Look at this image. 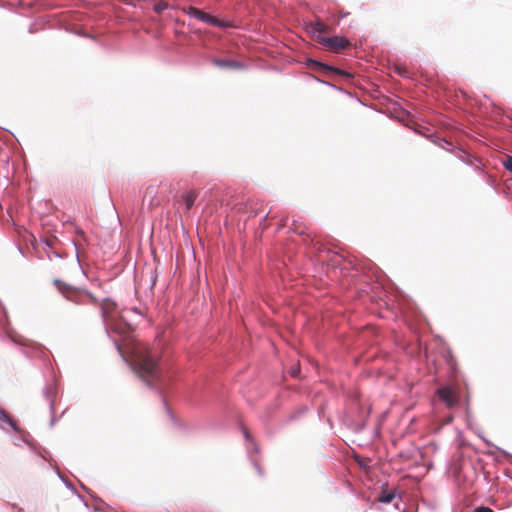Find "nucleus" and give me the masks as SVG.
Listing matches in <instances>:
<instances>
[{
  "label": "nucleus",
  "mask_w": 512,
  "mask_h": 512,
  "mask_svg": "<svg viewBox=\"0 0 512 512\" xmlns=\"http://www.w3.org/2000/svg\"><path fill=\"white\" fill-rule=\"evenodd\" d=\"M131 353L137 374L148 385H152L159 377L158 356L142 342H135Z\"/></svg>",
  "instance_id": "1"
},
{
  "label": "nucleus",
  "mask_w": 512,
  "mask_h": 512,
  "mask_svg": "<svg viewBox=\"0 0 512 512\" xmlns=\"http://www.w3.org/2000/svg\"><path fill=\"white\" fill-rule=\"evenodd\" d=\"M54 284L66 299L76 304L96 303L95 297L87 291L66 285L60 280H55Z\"/></svg>",
  "instance_id": "2"
},
{
  "label": "nucleus",
  "mask_w": 512,
  "mask_h": 512,
  "mask_svg": "<svg viewBox=\"0 0 512 512\" xmlns=\"http://www.w3.org/2000/svg\"><path fill=\"white\" fill-rule=\"evenodd\" d=\"M317 42L334 53H340L351 45L350 41L342 36L325 37L318 35Z\"/></svg>",
  "instance_id": "3"
},
{
  "label": "nucleus",
  "mask_w": 512,
  "mask_h": 512,
  "mask_svg": "<svg viewBox=\"0 0 512 512\" xmlns=\"http://www.w3.org/2000/svg\"><path fill=\"white\" fill-rule=\"evenodd\" d=\"M183 11H184V13H186L192 17H195L202 22L213 25V26H217V27H229L230 26V24H228L224 21H221V20L217 19L216 17H214L208 13H205L204 11H202L196 7H193V6L183 8Z\"/></svg>",
  "instance_id": "4"
},
{
  "label": "nucleus",
  "mask_w": 512,
  "mask_h": 512,
  "mask_svg": "<svg viewBox=\"0 0 512 512\" xmlns=\"http://www.w3.org/2000/svg\"><path fill=\"white\" fill-rule=\"evenodd\" d=\"M105 324L109 330L119 335L128 336L132 331V326L124 320L121 314L116 318L108 320Z\"/></svg>",
  "instance_id": "5"
},
{
  "label": "nucleus",
  "mask_w": 512,
  "mask_h": 512,
  "mask_svg": "<svg viewBox=\"0 0 512 512\" xmlns=\"http://www.w3.org/2000/svg\"><path fill=\"white\" fill-rule=\"evenodd\" d=\"M309 66L312 70H314L324 76H329L330 74H337V75L344 76L346 78L351 77V74L346 71L328 66L326 64H323V63L315 61V60H310Z\"/></svg>",
  "instance_id": "6"
},
{
  "label": "nucleus",
  "mask_w": 512,
  "mask_h": 512,
  "mask_svg": "<svg viewBox=\"0 0 512 512\" xmlns=\"http://www.w3.org/2000/svg\"><path fill=\"white\" fill-rule=\"evenodd\" d=\"M437 394L442 402L446 404L448 408H452L458 403V396L454 389L451 387H442L437 390Z\"/></svg>",
  "instance_id": "7"
},
{
  "label": "nucleus",
  "mask_w": 512,
  "mask_h": 512,
  "mask_svg": "<svg viewBox=\"0 0 512 512\" xmlns=\"http://www.w3.org/2000/svg\"><path fill=\"white\" fill-rule=\"evenodd\" d=\"M143 202L148 203L150 208L158 207L162 203V199L158 197V187L150 185L146 188L143 196Z\"/></svg>",
  "instance_id": "8"
},
{
  "label": "nucleus",
  "mask_w": 512,
  "mask_h": 512,
  "mask_svg": "<svg viewBox=\"0 0 512 512\" xmlns=\"http://www.w3.org/2000/svg\"><path fill=\"white\" fill-rule=\"evenodd\" d=\"M101 309H102V316L104 318L105 323L108 322V320L118 317L120 314L117 311L116 303L113 302L110 299H105L101 303Z\"/></svg>",
  "instance_id": "9"
},
{
  "label": "nucleus",
  "mask_w": 512,
  "mask_h": 512,
  "mask_svg": "<svg viewBox=\"0 0 512 512\" xmlns=\"http://www.w3.org/2000/svg\"><path fill=\"white\" fill-rule=\"evenodd\" d=\"M198 196H199V192L197 190H194V189L186 190L181 193V195L179 196V198L177 200V203L184 204L186 211H189L193 207Z\"/></svg>",
  "instance_id": "10"
},
{
  "label": "nucleus",
  "mask_w": 512,
  "mask_h": 512,
  "mask_svg": "<svg viewBox=\"0 0 512 512\" xmlns=\"http://www.w3.org/2000/svg\"><path fill=\"white\" fill-rule=\"evenodd\" d=\"M307 30L312 33L317 39L318 35H322L323 33H329L330 28L327 24L322 22L321 20H316L315 22H309L306 24Z\"/></svg>",
  "instance_id": "11"
},
{
  "label": "nucleus",
  "mask_w": 512,
  "mask_h": 512,
  "mask_svg": "<svg viewBox=\"0 0 512 512\" xmlns=\"http://www.w3.org/2000/svg\"><path fill=\"white\" fill-rule=\"evenodd\" d=\"M212 63L219 68L240 69L242 67L239 62L230 59L215 58Z\"/></svg>",
  "instance_id": "12"
},
{
  "label": "nucleus",
  "mask_w": 512,
  "mask_h": 512,
  "mask_svg": "<svg viewBox=\"0 0 512 512\" xmlns=\"http://www.w3.org/2000/svg\"><path fill=\"white\" fill-rule=\"evenodd\" d=\"M4 423L8 424L13 431H19L17 423L11 418V416L5 410L0 408V427L3 428Z\"/></svg>",
  "instance_id": "13"
},
{
  "label": "nucleus",
  "mask_w": 512,
  "mask_h": 512,
  "mask_svg": "<svg viewBox=\"0 0 512 512\" xmlns=\"http://www.w3.org/2000/svg\"><path fill=\"white\" fill-rule=\"evenodd\" d=\"M395 497V494L394 492H387V491H383L381 493V495L378 497V500L381 502V503H390Z\"/></svg>",
  "instance_id": "14"
},
{
  "label": "nucleus",
  "mask_w": 512,
  "mask_h": 512,
  "mask_svg": "<svg viewBox=\"0 0 512 512\" xmlns=\"http://www.w3.org/2000/svg\"><path fill=\"white\" fill-rule=\"evenodd\" d=\"M168 4L164 1H157L154 4V11L158 14L162 13L165 9H167Z\"/></svg>",
  "instance_id": "15"
},
{
  "label": "nucleus",
  "mask_w": 512,
  "mask_h": 512,
  "mask_svg": "<svg viewBox=\"0 0 512 512\" xmlns=\"http://www.w3.org/2000/svg\"><path fill=\"white\" fill-rule=\"evenodd\" d=\"M503 166L505 167L506 170L512 173V156L506 157V159L503 161Z\"/></svg>",
  "instance_id": "16"
},
{
  "label": "nucleus",
  "mask_w": 512,
  "mask_h": 512,
  "mask_svg": "<svg viewBox=\"0 0 512 512\" xmlns=\"http://www.w3.org/2000/svg\"><path fill=\"white\" fill-rule=\"evenodd\" d=\"M475 512H494V511L489 507L479 506L475 509Z\"/></svg>",
  "instance_id": "17"
},
{
  "label": "nucleus",
  "mask_w": 512,
  "mask_h": 512,
  "mask_svg": "<svg viewBox=\"0 0 512 512\" xmlns=\"http://www.w3.org/2000/svg\"><path fill=\"white\" fill-rule=\"evenodd\" d=\"M299 373V369H296V370H293L292 371V376L296 377Z\"/></svg>",
  "instance_id": "18"
},
{
  "label": "nucleus",
  "mask_w": 512,
  "mask_h": 512,
  "mask_svg": "<svg viewBox=\"0 0 512 512\" xmlns=\"http://www.w3.org/2000/svg\"><path fill=\"white\" fill-rule=\"evenodd\" d=\"M244 435H245V437H246L247 439L250 437V435H249V433H248V431H247V430H245V431H244Z\"/></svg>",
  "instance_id": "19"
}]
</instances>
